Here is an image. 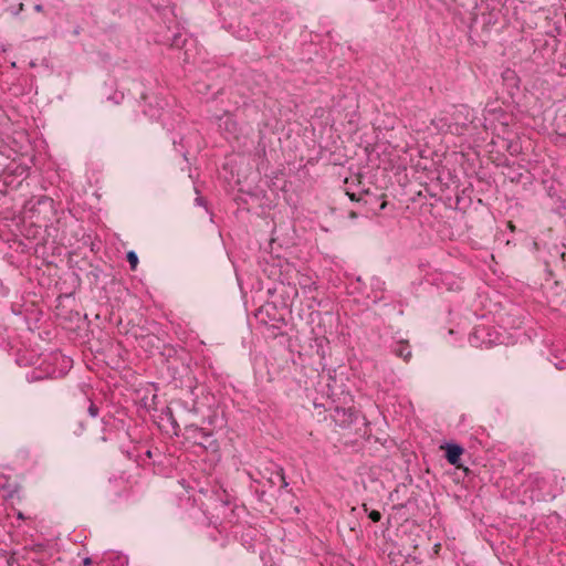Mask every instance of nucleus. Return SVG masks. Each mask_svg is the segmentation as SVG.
<instances>
[{
    "label": "nucleus",
    "instance_id": "obj_1",
    "mask_svg": "<svg viewBox=\"0 0 566 566\" xmlns=\"http://www.w3.org/2000/svg\"><path fill=\"white\" fill-rule=\"evenodd\" d=\"M359 417L358 411L353 408H340L337 407L334 410L333 418L334 421L343 428H347L352 426Z\"/></svg>",
    "mask_w": 566,
    "mask_h": 566
},
{
    "label": "nucleus",
    "instance_id": "obj_2",
    "mask_svg": "<svg viewBox=\"0 0 566 566\" xmlns=\"http://www.w3.org/2000/svg\"><path fill=\"white\" fill-rule=\"evenodd\" d=\"M463 453V448L458 444H448L446 458L450 464L457 465L460 461V457Z\"/></svg>",
    "mask_w": 566,
    "mask_h": 566
},
{
    "label": "nucleus",
    "instance_id": "obj_3",
    "mask_svg": "<svg viewBox=\"0 0 566 566\" xmlns=\"http://www.w3.org/2000/svg\"><path fill=\"white\" fill-rule=\"evenodd\" d=\"M392 353L402 358L405 361H408L411 358V349L410 346L406 342H398L392 347Z\"/></svg>",
    "mask_w": 566,
    "mask_h": 566
},
{
    "label": "nucleus",
    "instance_id": "obj_4",
    "mask_svg": "<svg viewBox=\"0 0 566 566\" xmlns=\"http://www.w3.org/2000/svg\"><path fill=\"white\" fill-rule=\"evenodd\" d=\"M219 127L224 129L229 134L234 135L237 133V129H238V124L232 118V116L226 115L224 117L220 118Z\"/></svg>",
    "mask_w": 566,
    "mask_h": 566
},
{
    "label": "nucleus",
    "instance_id": "obj_5",
    "mask_svg": "<svg viewBox=\"0 0 566 566\" xmlns=\"http://www.w3.org/2000/svg\"><path fill=\"white\" fill-rule=\"evenodd\" d=\"M269 481L272 485H275L277 483H281L282 488H286L289 485V483L285 480L283 469L280 467H276L275 473L273 474V476L269 479Z\"/></svg>",
    "mask_w": 566,
    "mask_h": 566
},
{
    "label": "nucleus",
    "instance_id": "obj_6",
    "mask_svg": "<svg viewBox=\"0 0 566 566\" xmlns=\"http://www.w3.org/2000/svg\"><path fill=\"white\" fill-rule=\"evenodd\" d=\"M127 261L132 268V270H135L138 264V256L134 251H129L127 253Z\"/></svg>",
    "mask_w": 566,
    "mask_h": 566
},
{
    "label": "nucleus",
    "instance_id": "obj_7",
    "mask_svg": "<svg viewBox=\"0 0 566 566\" xmlns=\"http://www.w3.org/2000/svg\"><path fill=\"white\" fill-rule=\"evenodd\" d=\"M168 415H169L170 423L174 428V432H175V434H178L179 424L177 423L176 419L172 417V413L170 410H168Z\"/></svg>",
    "mask_w": 566,
    "mask_h": 566
},
{
    "label": "nucleus",
    "instance_id": "obj_8",
    "mask_svg": "<svg viewBox=\"0 0 566 566\" xmlns=\"http://www.w3.org/2000/svg\"><path fill=\"white\" fill-rule=\"evenodd\" d=\"M369 518H370L373 522H379V521H380V518H381V514H380V512H378V511H371V512L369 513Z\"/></svg>",
    "mask_w": 566,
    "mask_h": 566
},
{
    "label": "nucleus",
    "instance_id": "obj_9",
    "mask_svg": "<svg viewBox=\"0 0 566 566\" xmlns=\"http://www.w3.org/2000/svg\"><path fill=\"white\" fill-rule=\"evenodd\" d=\"M88 413L93 418L97 417L98 408L94 403H91L90 407H88Z\"/></svg>",
    "mask_w": 566,
    "mask_h": 566
},
{
    "label": "nucleus",
    "instance_id": "obj_10",
    "mask_svg": "<svg viewBox=\"0 0 566 566\" xmlns=\"http://www.w3.org/2000/svg\"><path fill=\"white\" fill-rule=\"evenodd\" d=\"M180 39H181V35H176V36L174 38V40H172L171 45H174V46H180V44H181V40H180ZM185 43H186V41H182V44H185Z\"/></svg>",
    "mask_w": 566,
    "mask_h": 566
},
{
    "label": "nucleus",
    "instance_id": "obj_11",
    "mask_svg": "<svg viewBox=\"0 0 566 566\" xmlns=\"http://www.w3.org/2000/svg\"><path fill=\"white\" fill-rule=\"evenodd\" d=\"M34 10H35L36 12H42V11H43V6H42V4H40V3H38V4H35V6H34Z\"/></svg>",
    "mask_w": 566,
    "mask_h": 566
},
{
    "label": "nucleus",
    "instance_id": "obj_12",
    "mask_svg": "<svg viewBox=\"0 0 566 566\" xmlns=\"http://www.w3.org/2000/svg\"><path fill=\"white\" fill-rule=\"evenodd\" d=\"M91 564H92V559H91L90 557H85V558L83 559V565L88 566V565H91Z\"/></svg>",
    "mask_w": 566,
    "mask_h": 566
},
{
    "label": "nucleus",
    "instance_id": "obj_13",
    "mask_svg": "<svg viewBox=\"0 0 566 566\" xmlns=\"http://www.w3.org/2000/svg\"><path fill=\"white\" fill-rule=\"evenodd\" d=\"M349 218H350V219H356V218H357V213H356V212H354V211H350V212H349Z\"/></svg>",
    "mask_w": 566,
    "mask_h": 566
},
{
    "label": "nucleus",
    "instance_id": "obj_14",
    "mask_svg": "<svg viewBox=\"0 0 566 566\" xmlns=\"http://www.w3.org/2000/svg\"><path fill=\"white\" fill-rule=\"evenodd\" d=\"M196 203L199 205V206L203 205L202 198L198 197L196 199Z\"/></svg>",
    "mask_w": 566,
    "mask_h": 566
}]
</instances>
